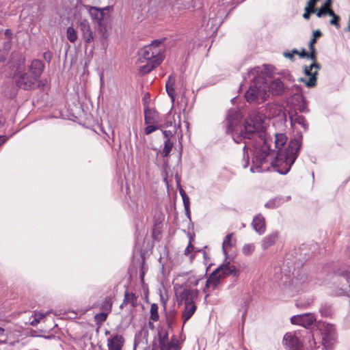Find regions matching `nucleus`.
Wrapping results in <instances>:
<instances>
[{
	"label": "nucleus",
	"instance_id": "nucleus-55",
	"mask_svg": "<svg viewBox=\"0 0 350 350\" xmlns=\"http://www.w3.org/2000/svg\"><path fill=\"white\" fill-rule=\"evenodd\" d=\"M9 139L6 135H0V146H1Z\"/></svg>",
	"mask_w": 350,
	"mask_h": 350
},
{
	"label": "nucleus",
	"instance_id": "nucleus-49",
	"mask_svg": "<svg viewBox=\"0 0 350 350\" xmlns=\"http://www.w3.org/2000/svg\"><path fill=\"white\" fill-rule=\"evenodd\" d=\"M193 245L191 244V241H189L187 247L185 250V254L188 255L189 254H190L191 252L193 250Z\"/></svg>",
	"mask_w": 350,
	"mask_h": 350
},
{
	"label": "nucleus",
	"instance_id": "nucleus-36",
	"mask_svg": "<svg viewBox=\"0 0 350 350\" xmlns=\"http://www.w3.org/2000/svg\"><path fill=\"white\" fill-rule=\"evenodd\" d=\"M255 250V245L254 243L245 244L242 247V253L245 256L251 255Z\"/></svg>",
	"mask_w": 350,
	"mask_h": 350
},
{
	"label": "nucleus",
	"instance_id": "nucleus-30",
	"mask_svg": "<svg viewBox=\"0 0 350 350\" xmlns=\"http://www.w3.org/2000/svg\"><path fill=\"white\" fill-rule=\"evenodd\" d=\"M66 36L68 40L74 43L77 40V33L72 27H68L66 29Z\"/></svg>",
	"mask_w": 350,
	"mask_h": 350
},
{
	"label": "nucleus",
	"instance_id": "nucleus-11",
	"mask_svg": "<svg viewBox=\"0 0 350 350\" xmlns=\"http://www.w3.org/2000/svg\"><path fill=\"white\" fill-rule=\"evenodd\" d=\"M320 68L321 67H304V71L305 76L301 77L299 81L304 82L308 88L314 86L317 83L316 76Z\"/></svg>",
	"mask_w": 350,
	"mask_h": 350
},
{
	"label": "nucleus",
	"instance_id": "nucleus-29",
	"mask_svg": "<svg viewBox=\"0 0 350 350\" xmlns=\"http://www.w3.org/2000/svg\"><path fill=\"white\" fill-rule=\"evenodd\" d=\"M301 326L308 328L310 327L316 321L314 316L310 313L301 314Z\"/></svg>",
	"mask_w": 350,
	"mask_h": 350
},
{
	"label": "nucleus",
	"instance_id": "nucleus-20",
	"mask_svg": "<svg viewBox=\"0 0 350 350\" xmlns=\"http://www.w3.org/2000/svg\"><path fill=\"white\" fill-rule=\"evenodd\" d=\"M137 296L135 295L134 293L126 291L124 293L123 301L120 306V308H123L128 304H131L133 308L137 307Z\"/></svg>",
	"mask_w": 350,
	"mask_h": 350
},
{
	"label": "nucleus",
	"instance_id": "nucleus-19",
	"mask_svg": "<svg viewBox=\"0 0 350 350\" xmlns=\"http://www.w3.org/2000/svg\"><path fill=\"white\" fill-rule=\"evenodd\" d=\"M269 92L274 96H281L285 90L282 81L276 79L273 80L269 85Z\"/></svg>",
	"mask_w": 350,
	"mask_h": 350
},
{
	"label": "nucleus",
	"instance_id": "nucleus-45",
	"mask_svg": "<svg viewBox=\"0 0 350 350\" xmlns=\"http://www.w3.org/2000/svg\"><path fill=\"white\" fill-rule=\"evenodd\" d=\"M327 8H325L323 7H321L318 10H316V14L317 17L321 18L325 15H327Z\"/></svg>",
	"mask_w": 350,
	"mask_h": 350
},
{
	"label": "nucleus",
	"instance_id": "nucleus-41",
	"mask_svg": "<svg viewBox=\"0 0 350 350\" xmlns=\"http://www.w3.org/2000/svg\"><path fill=\"white\" fill-rule=\"evenodd\" d=\"M107 314L106 312L103 311L99 314L95 315V320L99 322H103L107 319Z\"/></svg>",
	"mask_w": 350,
	"mask_h": 350
},
{
	"label": "nucleus",
	"instance_id": "nucleus-7",
	"mask_svg": "<svg viewBox=\"0 0 350 350\" xmlns=\"http://www.w3.org/2000/svg\"><path fill=\"white\" fill-rule=\"evenodd\" d=\"M176 297L178 305L194 302V298L198 295L197 289L192 290L187 286H180L176 288Z\"/></svg>",
	"mask_w": 350,
	"mask_h": 350
},
{
	"label": "nucleus",
	"instance_id": "nucleus-5",
	"mask_svg": "<svg viewBox=\"0 0 350 350\" xmlns=\"http://www.w3.org/2000/svg\"><path fill=\"white\" fill-rule=\"evenodd\" d=\"M270 67H254L247 72L249 77H252L254 85L251 86L245 93V98L249 103H258V85L266 83V77L269 76Z\"/></svg>",
	"mask_w": 350,
	"mask_h": 350
},
{
	"label": "nucleus",
	"instance_id": "nucleus-33",
	"mask_svg": "<svg viewBox=\"0 0 350 350\" xmlns=\"http://www.w3.org/2000/svg\"><path fill=\"white\" fill-rule=\"evenodd\" d=\"M150 319L153 321H157L159 319L158 313V306L156 304H152L150 306Z\"/></svg>",
	"mask_w": 350,
	"mask_h": 350
},
{
	"label": "nucleus",
	"instance_id": "nucleus-61",
	"mask_svg": "<svg viewBox=\"0 0 350 350\" xmlns=\"http://www.w3.org/2000/svg\"><path fill=\"white\" fill-rule=\"evenodd\" d=\"M33 319L30 321V325L32 326H36L38 325V323L40 322L39 320H38L36 318H35L33 316H32Z\"/></svg>",
	"mask_w": 350,
	"mask_h": 350
},
{
	"label": "nucleus",
	"instance_id": "nucleus-13",
	"mask_svg": "<svg viewBox=\"0 0 350 350\" xmlns=\"http://www.w3.org/2000/svg\"><path fill=\"white\" fill-rule=\"evenodd\" d=\"M347 255L350 260V249L348 250ZM342 277L345 279L348 286L350 289V265H346L345 267H340L334 271V282H336L339 280V278Z\"/></svg>",
	"mask_w": 350,
	"mask_h": 350
},
{
	"label": "nucleus",
	"instance_id": "nucleus-10",
	"mask_svg": "<svg viewBox=\"0 0 350 350\" xmlns=\"http://www.w3.org/2000/svg\"><path fill=\"white\" fill-rule=\"evenodd\" d=\"M78 27L81 36L86 44L92 42L94 40V32L90 23L87 19H82L79 22Z\"/></svg>",
	"mask_w": 350,
	"mask_h": 350
},
{
	"label": "nucleus",
	"instance_id": "nucleus-31",
	"mask_svg": "<svg viewBox=\"0 0 350 350\" xmlns=\"http://www.w3.org/2000/svg\"><path fill=\"white\" fill-rule=\"evenodd\" d=\"M112 307V301L110 297H106L102 304H101V309L103 311L106 312L107 313H109L111 310Z\"/></svg>",
	"mask_w": 350,
	"mask_h": 350
},
{
	"label": "nucleus",
	"instance_id": "nucleus-17",
	"mask_svg": "<svg viewBox=\"0 0 350 350\" xmlns=\"http://www.w3.org/2000/svg\"><path fill=\"white\" fill-rule=\"evenodd\" d=\"M252 225L258 234L265 233L266 230L265 219L261 214H258L254 217Z\"/></svg>",
	"mask_w": 350,
	"mask_h": 350
},
{
	"label": "nucleus",
	"instance_id": "nucleus-35",
	"mask_svg": "<svg viewBox=\"0 0 350 350\" xmlns=\"http://www.w3.org/2000/svg\"><path fill=\"white\" fill-rule=\"evenodd\" d=\"M164 219V215L159 214L158 217L156 215L154 217V228L152 230V236H154L157 228H161V224Z\"/></svg>",
	"mask_w": 350,
	"mask_h": 350
},
{
	"label": "nucleus",
	"instance_id": "nucleus-62",
	"mask_svg": "<svg viewBox=\"0 0 350 350\" xmlns=\"http://www.w3.org/2000/svg\"><path fill=\"white\" fill-rule=\"evenodd\" d=\"M185 214L187 218L191 220V212H190V206L189 207H185Z\"/></svg>",
	"mask_w": 350,
	"mask_h": 350
},
{
	"label": "nucleus",
	"instance_id": "nucleus-22",
	"mask_svg": "<svg viewBox=\"0 0 350 350\" xmlns=\"http://www.w3.org/2000/svg\"><path fill=\"white\" fill-rule=\"evenodd\" d=\"M291 123L292 125L297 124L302 126L305 131L308 129V124L304 116L298 114L297 112L291 113L290 115Z\"/></svg>",
	"mask_w": 350,
	"mask_h": 350
},
{
	"label": "nucleus",
	"instance_id": "nucleus-50",
	"mask_svg": "<svg viewBox=\"0 0 350 350\" xmlns=\"http://www.w3.org/2000/svg\"><path fill=\"white\" fill-rule=\"evenodd\" d=\"M320 0H308V1L307 2L306 7L310 8H315L314 7H315L317 3Z\"/></svg>",
	"mask_w": 350,
	"mask_h": 350
},
{
	"label": "nucleus",
	"instance_id": "nucleus-8",
	"mask_svg": "<svg viewBox=\"0 0 350 350\" xmlns=\"http://www.w3.org/2000/svg\"><path fill=\"white\" fill-rule=\"evenodd\" d=\"M282 343L288 350H303L301 342L293 332L286 333L284 336Z\"/></svg>",
	"mask_w": 350,
	"mask_h": 350
},
{
	"label": "nucleus",
	"instance_id": "nucleus-32",
	"mask_svg": "<svg viewBox=\"0 0 350 350\" xmlns=\"http://www.w3.org/2000/svg\"><path fill=\"white\" fill-rule=\"evenodd\" d=\"M265 87L263 88H261V86H258V103H261L265 102L267 97H268V93L265 89Z\"/></svg>",
	"mask_w": 350,
	"mask_h": 350
},
{
	"label": "nucleus",
	"instance_id": "nucleus-23",
	"mask_svg": "<svg viewBox=\"0 0 350 350\" xmlns=\"http://www.w3.org/2000/svg\"><path fill=\"white\" fill-rule=\"evenodd\" d=\"M291 199L290 196L282 197L278 196L274 198L270 199L265 204V207L267 208H275L281 206L285 202L288 201Z\"/></svg>",
	"mask_w": 350,
	"mask_h": 350
},
{
	"label": "nucleus",
	"instance_id": "nucleus-64",
	"mask_svg": "<svg viewBox=\"0 0 350 350\" xmlns=\"http://www.w3.org/2000/svg\"><path fill=\"white\" fill-rule=\"evenodd\" d=\"M327 15H329V16H332V17H334V16H336L337 14H336L334 13V12L332 9H330V8H327Z\"/></svg>",
	"mask_w": 350,
	"mask_h": 350
},
{
	"label": "nucleus",
	"instance_id": "nucleus-53",
	"mask_svg": "<svg viewBox=\"0 0 350 350\" xmlns=\"http://www.w3.org/2000/svg\"><path fill=\"white\" fill-rule=\"evenodd\" d=\"M8 55V53L0 51V63L4 62L6 60Z\"/></svg>",
	"mask_w": 350,
	"mask_h": 350
},
{
	"label": "nucleus",
	"instance_id": "nucleus-12",
	"mask_svg": "<svg viewBox=\"0 0 350 350\" xmlns=\"http://www.w3.org/2000/svg\"><path fill=\"white\" fill-rule=\"evenodd\" d=\"M293 275L292 285L297 291H299L301 286H306L309 282L307 273L302 269L295 270Z\"/></svg>",
	"mask_w": 350,
	"mask_h": 350
},
{
	"label": "nucleus",
	"instance_id": "nucleus-6",
	"mask_svg": "<svg viewBox=\"0 0 350 350\" xmlns=\"http://www.w3.org/2000/svg\"><path fill=\"white\" fill-rule=\"evenodd\" d=\"M87 8L91 19L97 23L98 30L103 32L104 36L106 33L107 18L109 16L106 11H108L110 7L106 6L100 8L95 6H87Z\"/></svg>",
	"mask_w": 350,
	"mask_h": 350
},
{
	"label": "nucleus",
	"instance_id": "nucleus-38",
	"mask_svg": "<svg viewBox=\"0 0 350 350\" xmlns=\"http://www.w3.org/2000/svg\"><path fill=\"white\" fill-rule=\"evenodd\" d=\"M154 124H146L147 126L144 129V133L146 135H149L159 128V126H155Z\"/></svg>",
	"mask_w": 350,
	"mask_h": 350
},
{
	"label": "nucleus",
	"instance_id": "nucleus-16",
	"mask_svg": "<svg viewBox=\"0 0 350 350\" xmlns=\"http://www.w3.org/2000/svg\"><path fill=\"white\" fill-rule=\"evenodd\" d=\"M161 120V118L156 110L148 107L144 109L145 124H159Z\"/></svg>",
	"mask_w": 350,
	"mask_h": 350
},
{
	"label": "nucleus",
	"instance_id": "nucleus-57",
	"mask_svg": "<svg viewBox=\"0 0 350 350\" xmlns=\"http://www.w3.org/2000/svg\"><path fill=\"white\" fill-rule=\"evenodd\" d=\"M283 55H284L286 58H288V59H293V57H294V55H293V53H292L291 51H286V52H284Z\"/></svg>",
	"mask_w": 350,
	"mask_h": 350
},
{
	"label": "nucleus",
	"instance_id": "nucleus-37",
	"mask_svg": "<svg viewBox=\"0 0 350 350\" xmlns=\"http://www.w3.org/2000/svg\"><path fill=\"white\" fill-rule=\"evenodd\" d=\"M315 12H316L315 8H308L306 6V8L304 9V13L303 14V17H304V18H305L306 20H309L310 17V14H314Z\"/></svg>",
	"mask_w": 350,
	"mask_h": 350
},
{
	"label": "nucleus",
	"instance_id": "nucleus-24",
	"mask_svg": "<svg viewBox=\"0 0 350 350\" xmlns=\"http://www.w3.org/2000/svg\"><path fill=\"white\" fill-rule=\"evenodd\" d=\"M196 308L197 307L194 302L185 304V308L182 314V318L184 323H185L192 317L196 312Z\"/></svg>",
	"mask_w": 350,
	"mask_h": 350
},
{
	"label": "nucleus",
	"instance_id": "nucleus-2",
	"mask_svg": "<svg viewBox=\"0 0 350 350\" xmlns=\"http://www.w3.org/2000/svg\"><path fill=\"white\" fill-rule=\"evenodd\" d=\"M301 138V135L300 139L291 140L286 149L278 150L275 158L271 163L275 171L282 175L286 174L290 171L299 154Z\"/></svg>",
	"mask_w": 350,
	"mask_h": 350
},
{
	"label": "nucleus",
	"instance_id": "nucleus-43",
	"mask_svg": "<svg viewBox=\"0 0 350 350\" xmlns=\"http://www.w3.org/2000/svg\"><path fill=\"white\" fill-rule=\"evenodd\" d=\"M291 321L293 324L301 325V323L303 322V320H301V314L292 317L291 318Z\"/></svg>",
	"mask_w": 350,
	"mask_h": 350
},
{
	"label": "nucleus",
	"instance_id": "nucleus-44",
	"mask_svg": "<svg viewBox=\"0 0 350 350\" xmlns=\"http://www.w3.org/2000/svg\"><path fill=\"white\" fill-rule=\"evenodd\" d=\"M155 67H140L139 70V74L141 75H145L150 72Z\"/></svg>",
	"mask_w": 350,
	"mask_h": 350
},
{
	"label": "nucleus",
	"instance_id": "nucleus-47",
	"mask_svg": "<svg viewBox=\"0 0 350 350\" xmlns=\"http://www.w3.org/2000/svg\"><path fill=\"white\" fill-rule=\"evenodd\" d=\"M165 139H171L174 137V133L171 131H162Z\"/></svg>",
	"mask_w": 350,
	"mask_h": 350
},
{
	"label": "nucleus",
	"instance_id": "nucleus-54",
	"mask_svg": "<svg viewBox=\"0 0 350 350\" xmlns=\"http://www.w3.org/2000/svg\"><path fill=\"white\" fill-rule=\"evenodd\" d=\"M31 66H44V64L42 63L39 59H34V60L32 61Z\"/></svg>",
	"mask_w": 350,
	"mask_h": 350
},
{
	"label": "nucleus",
	"instance_id": "nucleus-51",
	"mask_svg": "<svg viewBox=\"0 0 350 350\" xmlns=\"http://www.w3.org/2000/svg\"><path fill=\"white\" fill-rule=\"evenodd\" d=\"M182 199H183V202L184 208L185 207H189L190 206V202H189V198L188 196L187 195L186 196L182 197Z\"/></svg>",
	"mask_w": 350,
	"mask_h": 350
},
{
	"label": "nucleus",
	"instance_id": "nucleus-27",
	"mask_svg": "<svg viewBox=\"0 0 350 350\" xmlns=\"http://www.w3.org/2000/svg\"><path fill=\"white\" fill-rule=\"evenodd\" d=\"M174 147V142L171 139L164 140V146L162 150H158L157 154H161V156L163 158L169 156L170 152Z\"/></svg>",
	"mask_w": 350,
	"mask_h": 350
},
{
	"label": "nucleus",
	"instance_id": "nucleus-58",
	"mask_svg": "<svg viewBox=\"0 0 350 350\" xmlns=\"http://www.w3.org/2000/svg\"><path fill=\"white\" fill-rule=\"evenodd\" d=\"M33 317L40 321V320L42 319L45 315L42 312H37L34 314Z\"/></svg>",
	"mask_w": 350,
	"mask_h": 350
},
{
	"label": "nucleus",
	"instance_id": "nucleus-46",
	"mask_svg": "<svg viewBox=\"0 0 350 350\" xmlns=\"http://www.w3.org/2000/svg\"><path fill=\"white\" fill-rule=\"evenodd\" d=\"M180 348L181 347H176L172 345H170L166 347H159V348L152 347V350H180Z\"/></svg>",
	"mask_w": 350,
	"mask_h": 350
},
{
	"label": "nucleus",
	"instance_id": "nucleus-21",
	"mask_svg": "<svg viewBox=\"0 0 350 350\" xmlns=\"http://www.w3.org/2000/svg\"><path fill=\"white\" fill-rule=\"evenodd\" d=\"M278 238V232L273 231L263 238L261 241V247L262 250H266L273 245Z\"/></svg>",
	"mask_w": 350,
	"mask_h": 350
},
{
	"label": "nucleus",
	"instance_id": "nucleus-1",
	"mask_svg": "<svg viewBox=\"0 0 350 350\" xmlns=\"http://www.w3.org/2000/svg\"><path fill=\"white\" fill-rule=\"evenodd\" d=\"M242 114L238 109H231L228 111L226 118V133H230L235 143L240 144L243 140L245 146L243 148V157L242 165L243 168L249 165V154L247 146H253L252 165L250 172L252 173L262 172L264 171L262 164L266 161L267 157L270 153L271 148L268 139L266 137V132L262 126V121L257 114H252L247 118L243 123H241Z\"/></svg>",
	"mask_w": 350,
	"mask_h": 350
},
{
	"label": "nucleus",
	"instance_id": "nucleus-52",
	"mask_svg": "<svg viewBox=\"0 0 350 350\" xmlns=\"http://www.w3.org/2000/svg\"><path fill=\"white\" fill-rule=\"evenodd\" d=\"M317 42V38H312L309 43V47H310V50L311 51V52H313L314 53V44L316 43Z\"/></svg>",
	"mask_w": 350,
	"mask_h": 350
},
{
	"label": "nucleus",
	"instance_id": "nucleus-9",
	"mask_svg": "<svg viewBox=\"0 0 350 350\" xmlns=\"http://www.w3.org/2000/svg\"><path fill=\"white\" fill-rule=\"evenodd\" d=\"M158 337L159 347H166L170 345H172L176 347H180L178 339L177 338L176 336H173L171 338L170 341H168L167 332L163 327H160L158 329Z\"/></svg>",
	"mask_w": 350,
	"mask_h": 350
},
{
	"label": "nucleus",
	"instance_id": "nucleus-42",
	"mask_svg": "<svg viewBox=\"0 0 350 350\" xmlns=\"http://www.w3.org/2000/svg\"><path fill=\"white\" fill-rule=\"evenodd\" d=\"M11 47H12V40H8L3 43L2 51L4 52L5 53L8 54L10 51Z\"/></svg>",
	"mask_w": 350,
	"mask_h": 350
},
{
	"label": "nucleus",
	"instance_id": "nucleus-63",
	"mask_svg": "<svg viewBox=\"0 0 350 350\" xmlns=\"http://www.w3.org/2000/svg\"><path fill=\"white\" fill-rule=\"evenodd\" d=\"M5 35L8 38V40H12V32H11L10 29H5Z\"/></svg>",
	"mask_w": 350,
	"mask_h": 350
},
{
	"label": "nucleus",
	"instance_id": "nucleus-14",
	"mask_svg": "<svg viewBox=\"0 0 350 350\" xmlns=\"http://www.w3.org/2000/svg\"><path fill=\"white\" fill-rule=\"evenodd\" d=\"M217 272L219 275L223 276H228V275H239V271L237 269L235 266L232 265L230 262H225L223 264L220 265L216 269Z\"/></svg>",
	"mask_w": 350,
	"mask_h": 350
},
{
	"label": "nucleus",
	"instance_id": "nucleus-48",
	"mask_svg": "<svg viewBox=\"0 0 350 350\" xmlns=\"http://www.w3.org/2000/svg\"><path fill=\"white\" fill-rule=\"evenodd\" d=\"M43 57L47 64H50L51 59L52 58V54L49 51L44 52L43 53Z\"/></svg>",
	"mask_w": 350,
	"mask_h": 350
},
{
	"label": "nucleus",
	"instance_id": "nucleus-28",
	"mask_svg": "<svg viewBox=\"0 0 350 350\" xmlns=\"http://www.w3.org/2000/svg\"><path fill=\"white\" fill-rule=\"evenodd\" d=\"M287 137L284 133H277L275 135V147L279 150H282L281 148L286 144L287 142Z\"/></svg>",
	"mask_w": 350,
	"mask_h": 350
},
{
	"label": "nucleus",
	"instance_id": "nucleus-60",
	"mask_svg": "<svg viewBox=\"0 0 350 350\" xmlns=\"http://www.w3.org/2000/svg\"><path fill=\"white\" fill-rule=\"evenodd\" d=\"M331 4H332V0H325L323 3V4L322 5V7L325 8H329V7L331 6Z\"/></svg>",
	"mask_w": 350,
	"mask_h": 350
},
{
	"label": "nucleus",
	"instance_id": "nucleus-59",
	"mask_svg": "<svg viewBox=\"0 0 350 350\" xmlns=\"http://www.w3.org/2000/svg\"><path fill=\"white\" fill-rule=\"evenodd\" d=\"M322 36V33L319 29H317L313 31V38H317Z\"/></svg>",
	"mask_w": 350,
	"mask_h": 350
},
{
	"label": "nucleus",
	"instance_id": "nucleus-25",
	"mask_svg": "<svg viewBox=\"0 0 350 350\" xmlns=\"http://www.w3.org/2000/svg\"><path fill=\"white\" fill-rule=\"evenodd\" d=\"M233 235H234V233H230V234H227L223 240L222 252L226 258L228 256V250L231 249L236 244V240L232 239Z\"/></svg>",
	"mask_w": 350,
	"mask_h": 350
},
{
	"label": "nucleus",
	"instance_id": "nucleus-3",
	"mask_svg": "<svg viewBox=\"0 0 350 350\" xmlns=\"http://www.w3.org/2000/svg\"><path fill=\"white\" fill-rule=\"evenodd\" d=\"M12 77L16 79V86L25 90H30L36 87L43 67H11Z\"/></svg>",
	"mask_w": 350,
	"mask_h": 350
},
{
	"label": "nucleus",
	"instance_id": "nucleus-39",
	"mask_svg": "<svg viewBox=\"0 0 350 350\" xmlns=\"http://www.w3.org/2000/svg\"><path fill=\"white\" fill-rule=\"evenodd\" d=\"M340 20V17L338 15L334 16V17H332V19L329 21V23L330 25L335 26L336 29H339L340 27L339 23Z\"/></svg>",
	"mask_w": 350,
	"mask_h": 350
},
{
	"label": "nucleus",
	"instance_id": "nucleus-18",
	"mask_svg": "<svg viewBox=\"0 0 350 350\" xmlns=\"http://www.w3.org/2000/svg\"><path fill=\"white\" fill-rule=\"evenodd\" d=\"M124 338L122 336L116 334L107 339V347L109 350H120L124 344Z\"/></svg>",
	"mask_w": 350,
	"mask_h": 350
},
{
	"label": "nucleus",
	"instance_id": "nucleus-15",
	"mask_svg": "<svg viewBox=\"0 0 350 350\" xmlns=\"http://www.w3.org/2000/svg\"><path fill=\"white\" fill-rule=\"evenodd\" d=\"M221 278V275H219L217 271L214 270L206 280L205 288L203 291L206 293V289L213 291L217 288L218 286L220 284Z\"/></svg>",
	"mask_w": 350,
	"mask_h": 350
},
{
	"label": "nucleus",
	"instance_id": "nucleus-34",
	"mask_svg": "<svg viewBox=\"0 0 350 350\" xmlns=\"http://www.w3.org/2000/svg\"><path fill=\"white\" fill-rule=\"evenodd\" d=\"M299 55L301 58H310L313 60V62L310 66H319L318 64L315 62V55L313 52H311L310 54H309L308 52L306 51L304 49H302L301 52H299Z\"/></svg>",
	"mask_w": 350,
	"mask_h": 350
},
{
	"label": "nucleus",
	"instance_id": "nucleus-40",
	"mask_svg": "<svg viewBox=\"0 0 350 350\" xmlns=\"http://www.w3.org/2000/svg\"><path fill=\"white\" fill-rule=\"evenodd\" d=\"M348 293L347 288L344 286L337 288L334 294L336 296L346 295Z\"/></svg>",
	"mask_w": 350,
	"mask_h": 350
},
{
	"label": "nucleus",
	"instance_id": "nucleus-26",
	"mask_svg": "<svg viewBox=\"0 0 350 350\" xmlns=\"http://www.w3.org/2000/svg\"><path fill=\"white\" fill-rule=\"evenodd\" d=\"M174 83H175L174 76H173L172 75H170L168 77V79L166 82V84H165V88H166V92H167L168 96H170V98H171V100L172 103L174 102L175 96H176L175 90L174 88Z\"/></svg>",
	"mask_w": 350,
	"mask_h": 350
},
{
	"label": "nucleus",
	"instance_id": "nucleus-56",
	"mask_svg": "<svg viewBox=\"0 0 350 350\" xmlns=\"http://www.w3.org/2000/svg\"><path fill=\"white\" fill-rule=\"evenodd\" d=\"M98 73L100 77V85L103 86L104 84V75L103 72H101L99 69H98Z\"/></svg>",
	"mask_w": 350,
	"mask_h": 350
},
{
	"label": "nucleus",
	"instance_id": "nucleus-4",
	"mask_svg": "<svg viewBox=\"0 0 350 350\" xmlns=\"http://www.w3.org/2000/svg\"><path fill=\"white\" fill-rule=\"evenodd\" d=\"M165 51L162 42L154 40L138 51V60L145 63L144 66H159L165 58Z\"/></svg>",
	"mask_w": 350,
	"mask_h": 350
}]
</instances>
